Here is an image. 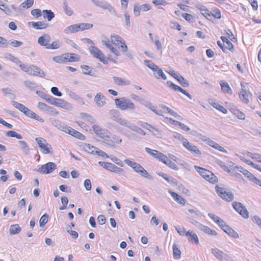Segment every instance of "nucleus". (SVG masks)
Instances as JSON below:
<instances>
[{"mask_svg":"<svg viewBox=\"0 0 261 261\" xmlns=\"http://www.w3.org/2000/svg\"><path fill=\"white\" fill-rule=\"evenodd\" d=\"M124 162L128 166L131 167L134 171L138 173L140 175L148 179L150 178V176L148 172L139 163L132 161L128 159L124 160Z\"/></svg>","mask_w":261,"mask_h":261,"instance_id":"f257e3e1","label":"nucleus"},{"mask_svg":"<svg viewBox=\"0 0 261 261\" xmlns=\"http://www.w3.org/2000/svg\"><path fill=\"white\" fill-rule=\"evenodd\" d=\"M115 104L121 110H133L135 109L134 104L129 99L125 98H116L115 99Z\"/></svg>","mask_w":261,"mask_h":261,"instance_id":"f03ea898","label":"nucleus"},{"mask_svg":"<svg viewBox=\"0 0 261 261\" xmlns=\"http://www.w3.org/2000/svg\"><path fill=\"white\" fill-rule=\"evenodd\" d=\"M215 189L218 195L223 199L229 202L233 200L234 195L231 191L218 186H216Z\"/></svg>","mask_w":261,"mask_h":261,"instance_id":"7ed1b4c3","label":"nucleus"},{"mask_svg":"<svg viewBox=\"0 0 261 261\" xmlns=\"http://www.w3.org/2000/svg\"><path fill=\"white\" fill-rule=\"evenodd\" d=\"M35 141L37 143L39 148L41 149L42 152L44 154L52 153L50 149H52L50 144L47 143L46 140L42 138H36Z\"/></svg>","mask_w":261,"mask_h":261,"instance_id":"20e7f679","label":"nucleus"},{"mask_svg":"<svg viewBox=\"0 0 261 261\" xmlns=\"http://www.w3.org/2000/svg\"><path fill=\"white\" fill-rule=\"evenodd\" d=\"M109 114L112 119L122 126H126L128 121L125 119L120 118V112L117 110L112 109L109 111Z\"/></svg>","mask_w":261,"mask_h":261,"instance_id":"39448f33","label":"nucleus"},{"mask_svg":"<svg viewBox=\"0 0 261 261\" xmlns=\"http://www.w3.org/2000/svg\"><path fill=\"white\" fill-rule=\"evenodd\" d=\"M91 1L96 6L99 7L103 9L108 10L112 14H116V11L114 8L107 2L101 1L99 0Z\"/></svg>","mask_w":261,"mask_h":261,"instance_id":"423d86ee","label":"nucleus"},{"mask_svg":"<svg viewBox=\"0 0 261 261\" xmlns=\"http://www.w3.org/2000/svg\"><path fill=\"white\" fill-rule=\"evenodd\" d=\"M57 168L55 163L53 162H48L44 165L41 166L38 169V172L44 174H48L53 172Z\"/></svg>","mask_w":261,"mask_h":261,"instance_id":"0eeeda50","label":"nucleus"},{"mask_svg":"<svg viewBox=\"0 0 261 261\" xmlns=\"http://www.w3.org/2000/svg\"><path fill=\"white\" fill-rule=\"evenodd\" d=\"M98 164L105 169L109 170L111 172H114L116 173H120L123 171V169L116 166L114 164L106 162H99Z\"/></svg>","mask_w":261,"mask_h":261,"instance_id":"6e6552de","label":"nucleus"},{"mask_svg":"<svg viewBox=\"0 0 261 261\" xmlns=\"http://www.w3.org/2000/svg\"><path fill=\"white\" fill-rule=\"evenodd\" d=\"M191 222L194 224L196 227H197L200 230L202 231L204 233L211 235V236H217V232L213 229H212L210 227L203 225L201 223L198 222L196 221L193 220L191 221Z\"/></svg>","mask_w":261,"mask_h":261,"instance_id":"1a4fd4ad","label":"nucleus"},{"mask_svg":"<svg viewBox=\"0 0 261 261\" xmlns=\"http://www.w3.org/2000/svg\"><path fill=\"white\" fill-rule=\"evenodd\" d=\"M183 146L192 153L196 155H200L201 152L197 147L191 143H190L187 140H184L182 142Z\"/></svg>","mask_w":261,"mask_h":261,"instance_id":"9d476101","label":"nucleus"},{"mask_svg":"<svg viewBox=\"0 0 261 261\" xmlns=\"http://www.w3.org/2000/svg\"><path fill=\"white\" fill-rule=\"evenodd\" d=\"M29 72H28L29 74L34 75V76H38L41 77H43L45 76V73L42 71L39 67L34 65H31L29 67Z\"/></svg>","mask_w":261,"mask_h":261,"instance_id":"9b49d317","label":"nucleus"},{"mask_svg":"<svg viewBox=\"0 0 261 261\" xmlns=\"http://www.w3.org/2000/svg\"><path fill=\"white\" fill-rule=\"evenodd\" d=\"M37 107L38 109H39L40 110L48 112L50 114H58V112L54 108L49 107L45 103L42 102H39L37 105Z\"/></svg>","mask_w":261,"mask_h":261,"instance_id":"f8f14e48","label":"nucleus"},{"mask_svg":"<svg viewBox=\"0 0 261 261\" xmlns=\"http://www.w3.org/2000/svg\"><path fill=\"white\" fill-rule=\"evenodd\" d=\"M50 41V37L46 34L40 36L38 39V43L41 46H44L45 48H47L48 45Z\"/></svg>","mask_w":261,"mask_h":261,"instance_id":"ddd939ff","label":"nucleus"},{"mask_svg":"<svg viewBox=\"0 0 261 261\" xmlns=\"http://www.w3.org/2000/svg\"><path fill=\"white\" fill-rule=\"evenodd\" d=\"M228 235L234 239H238L239 237V234L234 231L231 227L226 224V223L221 227Z\"/></svg>","mask_w":261,"mask_h":261,"instance_id":"4468645a","label":"nucleus"},{"mask_svg":"<svg viewBox=\"0 0 261 261\" xmlns=\"http://www.w3.org/2000/svg\"><path fill=\"white\" fill-rule=\"evenodd\" d=\"M94 101L97 106L99 107H102L106 103V98L101 93H97L94 97Z\"/></svg>","mask_w":261,"mask_h":261,"instance_id":"2eb2a0df","label":"nucleus"},{"mask_svg":"<svg viewBox=\"0 0 261 261\" xmlns=\"http://www.w3.org/2000/svg\"><path fill=\"white\" fill-rule=\"evenodd\" d=\"M125 127L128 128L130 130L137 132L138 134L141 135L142 136L145 135V133L144 131L141 129L140 127H138V126L136 125L135 124L130 122L128 121V122L127 123V125H126Z\"/></svg>","mask_w":261,"mask_h":261,"instance_id":"dca6fc26","label":"nucleus"},{"mask_svg":"<svg viewBox=\"0 0 261 261\" xmlns=\"http://www.w3.org/2000/svg\"><path fill=\"white\" fill-rule=\"evenodd\" d=\"M186 236L188 237V241L190 242L194 243L196 245L199 244L198 237L196 233L189 230L187 232Z\"/></svg>","mask_w":261,"mask_h":261,"instance_id":"f3484780","label":"nucleus"},{"mask_svg":"<svg viewBox=\"0 0 261 261\" xmlns=\"http://www.w3.org/2000/svg\"><path fill=\"white\" fill-rule=\"evenodd\" d=\"M241 85L242 88V91L240 92L239 94L240 99L242 102L247 104L249 102V99L246 93L247 90L245 89L243 83H241Z\"/></svg>","mask_w":261,"mask_h":261,"instance_id":"a211bd4d","label":"nucleus"},{"mask_svg":"<svg viewBox=\"0 0 261 261\" xmlns=\"http://www.w3.org/2000/svg\"><path fill=\"white\" fill-rule=\"evenodd\" d=\"M158 175L163 177L166 181L172 185H178V181L173 177L169 176L167 174L162 172L157 173Z\"/></svg>","mask_w":261,"mask_h":261,"instance_id":"6ab92c4d","label":"nucleus"},{"mask_svg":"<svg viewBox=\"0 0 261 261\" xmlns=\"http://www.w3.org/2000/svg\"><path fill=\"white\" fill-rule=\"evenodd\" d=\"M89 50L93 57L98 59L103 55L101 50L98 48L94 46H90L89 48Z\"/></svg>","mask_w":261,"mask_h":261,"instance_id":"aec40b11","label":"nucleus"},{"mask_svg":"<svg viewBox=\"0 0 261 261\" xmlns=\"http://www.w3.org/2000/svg\"><path fill=\"white\" fill-rule=\"evenodd\" d=\"M25 116H27L28 117H30L31 118L35 119L39 122H44V120L43 118H42L40 116L37 115L35 112L31 110L28 108L27 111L26 113H25L24 114Z\"/></svg>","mask_w":261,"mask_h":261,"instance_id":"412c9836","label":"nucleus"},{"mask_svg":"<svg viewBox=\"0 0 261 261\" xmlns=\"http://www.w3.org/2000/svg\"><path fill=\"white\" fill-rule=\"evenodd\" d=\"M29 24H32V26L36 30H42L48 27V23L43 21L29 22Z\"/></svg>","mask_w":261,"mask_h":261,"instance_id":"4be33fe9","label":"nucleus"},{"mask_svg":"<svg viewBox=\"0 0 261 261\" xmlns=\"http://www.w3.org/2000/svg\"><path fill=\"white\" fill-rule=\"evenodd\" d=\"M81 68L84 74L95 76V70L88 65H81Z\"/></svg>","mask_w":261,"mask_h":261,"instance_id":"5701e85b","label":"nucleus"},{"mask_svg":"<svg viewBox=\"0 0 261 261\" xmlns=\"http://www.w3.org/2000/svg\"><path fill=\"white\" fill-rule=\"evenodd\" d=\"M65 58L67 62H77L80 61V58L77 54L73 53L65 54Z\"/></svg>","mask_w":261,"mask_h":261,"instance_id":"b1692460","label":"nucleus"},{"mask_svg":"<svg viewBox=\"0 0 261 261\" xmlns=\"http://www.w3.org/2000/svg\"><path fill=\"white\" fill-rule=\"evenodd\" d=\"M36 93L38 94L39 96H40L43 99L46 100L48 102L50 103H54L55 102V100H56V98L53 97V96L44 93L43 92H40L39 91H37Z\"/></svg>","mask_w":261,"mask_h":261,"instance_id":"393cba45","label":"nucleus"},{"mask_svg":"<svg viewBox=\"0 0 261 261\" xmlns=\"http://www.w3.org/2000/svg\"><path fill=\"white\" fill-rule=\"evenodd\" d=\"M220 84L221 87V90L224 93L229 94V95L232 94V91L227 83L222 81L220 82Z\"/></svg>","mask_w":261,"mask_h":261,"instance_id":"a878e982","label":"nucleus"},{"mask_svg":"<svg viewBox=\"0 0 261 261\" xmlns=\"http://www.w3.org/2000/svg\"><path fill=\"white\" fill-rule=\"evenodd\" d=\"M208 216L221 228L224 225L225 222L220 219L219 217L216 216L214 213H208Z\"/></svg>","mask_w":261,"mask_h":261,"instance_id":"bb28decb","label":"nucleus"},{"mask_svg":"<svg viewBox=\"0 0 261 261\" xmlns=\"http://www.w3.org/2000/svg\"><path fill=\"white\" fill-rule=\"evenodd\" d=\"M113 79L114 83L117 85H129L130 84V82L128 80L121 77L113 76Z\"/></svg>","mask_w":261,"mask_h":261,"instance_id":"cd10ccee","label":"nucleus"},{"mask_svg":"<svg viewBox=\"0 0 261 261\" xmlns=\"http://www.w3.org/2000/svg\"><path fill=\"white\" fill-rule=\"evenodd\" d=\"M232 206L234 209L237 212H248L246 208L241 203L239 202H233Z\"/></svg>","mask_w":261,"mask_h":261,"instance_id":"c85d7f7f","label":"nucleus"},{"mask_svg":"<svg viewBox=\"0 0 261 261\" xmlns=\"http://www.w3.org/2000/svg\"><path fill=\"white\" fill-rule=\"evenodd\" d=\"M169 192L170 193L173 199L178 203L181 204H185L186 203L185 199L182 197L181 196L179 195L177 193L174 192H172L171 191H169Z\"/></svg>","mask_w":261,"mask_h":261,"instance_id":"c756f323","label":"nucleus"},{"mask_svg":"<svg viewBox=\"0 0 261 261\" xmlns=\"http://www.w3.org/2000/svg\"><path fill=\"white\" fill-rule=\"evenodd\" d=\"M21 231V227L18 224H13L10 226L9 233L10 235H15L19 233Z\"/></svg>","mask_w":261,"mask_h":261,"instance_id":"7c9ffc66","label":"nucleus"},{"mask_svg":"<svg viewBox=\"0 0 261 261\" xmlns=\"http://www.w3.org/2000/svg\"><path fill=\"white\" fill-rule=\"evenodd\" d=\"M153 74L155 77L157 79L162 78V79L166 80L167 77L165 73L163 72L162 69L158 67V69H155L153 71Z\"/></svg>","mask_w":261,"mask_h":261,"instance_id":"2f4dec72","label":"nucleus"},{"mask_svg":"<svg viewBox=\"0 0 261 261\" xmlns=\"http://www.w3.org/2000/svg\"><path fill=\"white\" fill-rule=\"evenodd\" d=\"M195 169L196 171L200 173V174L204 178H205L206 176H208L207 174H209V175H212V172H211L209 170H207L204 168L195 166H194Z\"/></svg>","mask_w":261,"mask_h":261,"instance_id":"473e14b6","label":"nucleus"},{"mask_svg":"<svg viewBox=\"0 0 261 261\" xmlns=\"http://www.w3.org/2000/svg\"><path fill=\"white\" fill-rule=\"evenodd\" d=\"M52 124L54 126L63 132H65V129L67 128V125L58 120H54L53 121Z\"/></svg>","mask_w":261,"mask_h":261,"instance_id":"72a5a7b5","label":"nucleus"},{"mask_svg":"<svg viewBox=\"0 0 261 261\" xmlns=\"http://www.w3.org/2000/svg\"><path fill=\"white\" fill-rule=\"evenodd\" d=\"M18 143L20 144V148L25 155H29L30 153V148L27 143L24 141H19Z\"/></svg>","mask_w":261,"mask_h":261,"instance_id":"f704fd0d","label":"nucleus"},{"mask_svg":"<svg viewBox=\"0 0 261 261\" xmlns=\"http://www.w3.org/2000/svg\"><path fill=\"white\" fill-rule=\"evenodd\" d=\"M79 26L77 24H73L69 26L64 30V32L65 34H69L78 32L79 31Z\"/></svg>","mask_w":261,"mask_h":261,"instance_id":"c9c22d12","label":"nucleus"},{"mask_svg":"<svg viewBox=\"0 0 261 261\" xmlns=\"http://www.w3.org/2000/svg\"><path fill=\"white\" fill-rule=\"evenodd\" d=\"M84 150L88 153L95 154L96 153V150L98 149L95 147L91 145L90 144H86L84 146Z\"/></svg>","mask_w":261,"mask_h":261,"instance_id":"e433bc0d","label":"nucleus"},{"mask_svg":"<svg viewBox=\"0 0 261 261\" xmlns=\"http://www.w3.org/2000/svg\"><path fill=\"white\" fill-rule=\"evenodd\" d=\"M173 255L175 259H179L181 257V252L177 246V245L174 244L173 245Z\"/></svg>","mask_w":261,"mask_h":261,"instance_id":"4c0bfd02","label":"nucleus"},{"mask_svg":"<svg viewBox=\"0 0 261 261\" xmlns=\"http://www.w3.org/2000/svg\"><path fill=\"white\" fill-rule=\"evenodd\" d=\"M43 17L47 18L48 21H50L54 17V13L50 10H44L42 11Z\"/></svg>","mask_w":261,"mask_h":261,"instance_id":"58836bf2","label":"nucleus"},{"mask_svg":"<svg viewBox=\"0 0 261 261\" xmlns=\"http://www.w3.org/2000/svg\"><path fill=\"white\" fill-rule=\"evenodd\" d=\"M111 38L112 42L117 45L124 40L120 36L115 34L112 35Z\"/></svg>","mask_w":261,"mask_h":261,"instance_id":"ea45409f","label":"nucleus"},{"mask_svg":"<svg viewBox=\"0 0 261 261\" xmlns=\"http://www.w3.org/2000/svg\"><path fill=\"white\" fill-rule=\"evenodd\" d=\"M211 105L216 109L218 110L220 112H222L223 114H227V110L225 109L223 106L220 105L218 102H212L211 103Z\"/></svg>","mask_w":261,"mask_h":261,"instance_id":"a19ab883","label":"nucleus"},{"mask_svg":"<svg viewBox=\"0 0 261 261\" xmlns=\"http://www.w3.org/2000/svg\"><path fill=\"white\" fill-rule=\"evenodd\" d=\"M5 58L17 65L21 63V61H20L18 58L15 57L12 54L9 53H7L5 55Z\"/></svg>","mask_w":261,"mask_h":261,"instance_id":"79ce46f5","label":"nucleus"},{"mask_svg":"<svg viewBox=\"0 0 261 261\" xmlns=\"http://www.w3.org/2000/svg\"><path fill=\"white\" fill-rule=\"evenodd\" d=\"M6 136L9 137H15L18 139H21L22 137L14 130H9L6 133Z\"/></svg>","mask_w":261,"mask_h":261,"instance_id":"37998d69","label":"nucleus"},{"mask_svg":"<svg viewBox=\"0 0 261 261\" xmlns=\"http://www.w3.org/2000/svg\"><path fill=\"white\" fill-rule=\"evenodd\" d=\"M63 8L64 11L65 12V13H66V14L67 15L71 16L72 15L73 11L71 9V8L68 6L67 3L66 1H64L63 2Z\"/></svg>","mask_w":261,"mask_h":261,"instance_id":"c03bdc74","label":"nucleus"},{"mask_svg":"<svg viewBox=\"0 0 261 261\" xmlns=\"http://www.w3.org/2000/svg\"><path fill=\"white\" fill-rule=\"evenodd\" d=\"M24 85L26 87L29 88L32 90H35L37 87V85L36 83H33L30 81H24Z\"/></svg>","mask_w":261,"mask_h":261,"instance_id":"a18cd8bd","label":"nucleus"},{"mask_svg":"<svg viewBox=\"0 0 261 261\" xmlns=\"http://www.w3.org/2000/svg\"><path fill=\"white\" fill-rule=\"evenodd\" d=\"M178 78H176V80L180 83V84L184 87H188L189 86V83L188 81L185 79L181 75L179 76H177Z\"/></svg>","mask_w":261,"mask_h":261,"instance_id":"49530a36","label":"nucleus"},{"mask_svg":"<svg viewBox=\"0 0 261 261\" xmlns=\"http://www.w3.org/2000/svg\"><path fill=\"white\" fill-rule=\"evenodd\" d=\"M208 176H206L204 178L212 184H215L218 182L217 177L212 172V175L207 174Z\"/></svg>","mask_w":261,"mask_h":261,"instance_id":"de8ad7c7","label":"nucleus"},{"mask_svg":"<svg viewBox=\"0 0 261 261\" xmlns=\"http://www.w3.org/2000/svg\"><path fill=\"white\" fill-rule=\"evenodd\" d=\"M164 164H166L169 168L174 170L177 171L178 170V168L176 166V165L172 161L170 160L169 159H168L166 162H164Z\"/></svg>","mask_w":261,"mask_h":261,"instance_id":"09e8293b","label":"nucleus"},{"mask_svg":"<svg viewBox=\"0 0 261 261\" xmlns=\"http://www.w3.org/2000/svg\"><path fill=\"white\" fill-rule=\"evenodd\" d=\"M145 64L151 70L153 71L155 69H158V66L155 65L152 62L149 60H145L144 61Z\"/></svg>","mask_w":261,"mask_h":261,"instance_id":"8fccbe9b","label":"nucleus"},{"mask_svg":"<svg viewBox=\"0 0 261 261\" xmlns=\"http://www.w3.org/2000/svg\"><path fill=\"white\" fill-rule=\"evenodd\" d=\"M48 221V216L44 214L40 219L39 224L41 227H43Z\"/></svg>","mask_w":261,"mask_h":261,"instance_id":"3c124183","label":"nucleus"},{"mask_svg":"<svg viewBox=\"0 0 261 261\" xmlns=\"http://www.w3.org/2000/svg\"><path fill=\"white\" fill-rule=\"evenodd\" d=\"M65 57V54H63L61 56H56L53 58V60L57 63H61L63 62H66V60Z\"/></svg>","mask_w":261,"mask_h":261,"instance_id":"603ef678","label":"nucleus"},{"mask_svg":"<svg viewBox=\"0 0 261 261\" xmlns=\"http://www.w3.org/2000/svg\"><path fill=\"white\" fill-rule=\"evenodd\" d=\"M212 252L217 258H222L223 252L217 248L212 249Z\"/></svg>","mask_w":261,"mask_h":261,"instance_id":"864d4df0","label":"nucleus"},{"mask_svg":"<svg viewBox=\"0 0 261 261\" xmlns=\"http://www.w3.org/2000/svg\"><path fill=\"white\" fill-rule=\"evenodd\" d=\"M34 3V0H25L21 4V6L23 8H30L32 7Z\"/></svg>","mask_w":261,"mask_h":261,"instance_id":"5fc2aeb1","label":"nucleus"},{"mask_svg":"<svg viewBox=\"0 0 261 261\" xmlns=\"http://www.w3.org/2000/svg\"><path fill=\"white\" fill-rule=\"evenodd\" d=\"M47 46V49H58L60 46V42L59 41H55L53 42L52 43H49Z\"/></svg>","mask_w":261,"mask_h":261,"instance_id":"6e6d98bb","label":"nucleus"},{"mask_svg":"<svg viewBox=\"0 0 261 261\" xmlns=\"http://www.w3.org/2000/svg\"><path fill=\"white\" fill-rule=\"evenodd\" d=\"M234 115L240 119L244 120L245 119V115L239 110H235Z\"/></svg>","mask_w":261,"mask_h":261,"instance_id":"4d7b16f0","label":"nucleus"},{"mask_svg":"<svg viewBox=\"0 0 261 261\" xmlns=\"http://www.w3.org/2000/svg\"><path fill=\"white\" fill-rule=\"evenodd\" d=\"M145 150L146 152L149 153L150 155H151L152 156H153L154 158H156V156L158 155V154H157V153H159V152L157 150H152L150 148H148V147H146L145 148Z\"/></svg>","mask_w":261,"mask_h":261,"instance_id":"13d9d810","label":"nucleus"},{"mask_svg":"<svg viewBox=\"0 0 261 261\" xmlns=\"http://www.w3.org/2000/svg\"><path fill=\"white\" fill-rule=\"evenodd\" d=\"M81 116L83 118L90 122L93 123L94 122V119L92 116L87 113H82Z\"/></svg>","mask_w":261,"mask_h":261,"instance_id":"bf43d9fd","label":"nucleus"},{"mask_svg":"<svg viewBox=\"0 0 261 261\" xmlns=\"http://www.w3.org/2000/svg\"><path fill=\"white\" fill-rule=\"evenodd\" d=\"M225 52H226V50H229L230 51L233 52L234 50L233 45L232 43L229 40L225 44H224Z\"/></svg>","mask_w":261,"mask_h":261,"instance_id":"052dcab7","label":"nucleus"},{"mask_svg":"<svg viewBox=\"0 0 261 261\" xmlns=\"http://www.w3.org/2000/svg\"><path fill=\"white\" fill-rule=\"evenodd\" d=\"M175 229L177 230V232L179 234V235L181 236H186L187 231H186V229L184 227L178 226L175 227Z\"/></svg>","mask_w":261,"mask_h":261,"instance_id":"680f3d73","label":"nucleus"},{"mask_svg":"<svg viewBox=\"0 0 261 261\" xmlns=\"http://www.w3.org/2000/svg\"><path fill=\"white\" fill-rule=\"evenodd\" d=\"M18 64H19V66L20 68V69L24 72H25L28 74V72H29V71H30L29 70V67H30V65H28L27 64L22 63L21 62L20 63H19Z\"/></svg>","mask_w":261,"mask_h":261,"instance_id":"e2e57ef3","label":"nucleus"},{"mask_svg":"<svg viewBox=\"0 0 261 261\" xmlns=\"http://www.w3.org/2000/svg\"><path fill=\"white\" fill-rule=\"evenodd\" d=\"M109 134V132H108V130L102 128V129L100 130V132H99L97 135L99 137L103 139L106 137H108V135Z\"/></svg>","mask_w":261,"mask_h":261,"instance_id":"0e129e2a","label":"nucleus"},{"mask_svg":"<svg viewBox=\"0 0 261 261\" xmlns=\"http://www.w3.org/2000/svg\"><path fill=\"white\" fill-rule=\"evenodd\" d=\"M158 154V155L156 156V159H158L160 161L162 162L163 163H164V162H166L168 159L167 156L165 155L162 152H159Z\"/></svg>","mask_w":261,"mask_h":261,"instance_id":"69168bd1","label":"nucleus"},{"mask_svg":"<svg viewBox=\"0 0 261 261\" xmlns=\"http://www.w3.org/2000/svg\"><path fill=\"white\" fill-rule=\"evenodd\" d=\"M2 91L6 96H8L11 98H13L14 97V95L11 93V89L8 88H6L3 89Z\"/></svg>","mask_w":261,"mask_h":261,"instance_id":"338daca9","label":"nucleus"},{"mask_svg":"<svg viewBox=\"0 0 261 261\" xmlns=\"http://www.w3.org/2000/svg\"><path fill=\"white\" fill-rule=\"evenodd\" d=\"M8 46V42L5 38L0 37V47L6 48Z\"/></svg>","mask_w":261,"mask_h":261,"instance_id":"774afa93","label":"nucleus"}]
</instances>
